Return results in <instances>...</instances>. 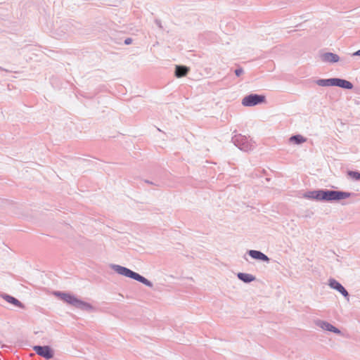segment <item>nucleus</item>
Instances as JSON below:
<instances>
[{"label":"nucleus","instance_id":"nucleus-1","mask_svg":"<svg viewBox=\"0 0 360 360\" xmlns=\"http://www.w3.org/2000/svg\"><path fill=\"white\" fill-rule=\"evenodd\" d=\"M355 194L353 193L335 191V190H317L307 191L303 194V198L317 201H339L348 198Z\"/></svg>","mask_w":360,"mask_h":360},{"label":"nucleus","instance_id":"nucleus-2","mask_svg":"<svg viewBox=\"0 0 360 360\" xmlns=\"http://www.w3.org/2000/svg\"><path fill=\"white\" fill-rule=\"evenodd\" d=\"M56 297H59L60 300L64 301L65 302L83 311H91L94 310V307L86 302H84L81 300H79L75 296L66 292H63L60 291H56L53 293Z\"/></svg>","mask_w":360,"mask_h":360},{"label":"nucleus","instance_id":"nucleus-3","mask_svg":"<svg viewBox=\"0 0 360 360\" xmlns=\"http://www.w3.org/2000/svg\"><path fill=\"white\" fill-rule=\"evenodd\" d=\"M110 268L120 275L136 280L148 287L152 288L153 286L152 282L149 280L127 267L122 266L118 264H111Z\"/></svg>","mask_w":360,"mask_h":360},{"label":"nucleus","instance_id":"nucleus-4","mask_svg":"<svg viewBox=\"0 0 360 360\" xmlns=\"http://www.w3.org/2000/svg\"><path fill=\"white\" fill-rule=\"evenodd\" d=\"M232 141L234 145L241 150L248 152L254 148L253 144H252L245 136L240 134L236 135L232 139Z\"/></svg>","mask_w":360,"mask_h":360},{"label":"nucleus","instance_id":"nucleus-5","mask_svg":"<svg viewBox=\"0 0 360 360\" xmlns=\"http://www.w3.org/2000/svg\"><path fill=\"white\" fill-rule=\"evenodd\" d=\"M265 101V96L256 94H251L245 96L242 100L243 106L250 107L262 103Z\"/></svg>","mask_w":360,"mask_h":360},{"label":"nucleus","instance_id":"nucleus-6","mask_svg":"<svg viewBox=\"0 0 360 360\" xmlns=\"http://www.w3.org/2000/svg\"><path fill=\"white\" fill-rule=\"evenodd\" d=\"M33 350L36 354L46 359H50L53 357L54 353L49 346L36 345L33 347Z\"/></svg>","mask_w":360,"mask_h":360},{"label":"nucleus","instance_id":"nucleus-7","mask_svg":"<svg viewBox=\"0 0 360 360\" xmlns=\"http://www.w3.org/2000/svg\"><path fill=\"white\" fill-rule=\"evenodd\" d=\"M328 285L332 289L336 290L337 291L340 292L344 296V297L347 301H349V295L347 290L344 288V286L340 283H339L338 281H337L334 278H330L328 280Z\"/></svg>","mask_w":360,"mask_h":360},{"label":"nucleus","instance_id":"nucleus-8","mask_svg":"<svg viewBox=\"0 0 360 360\" xmlns=\"http://www.w3.org/2000/svg\"><path fill=\"white\" fill-rule=\"evenodd\" d=\"M315 324L323 330L333 332L338 335L341 334V331L338 328L335 327L328 321L318 319L315 321Z\"/></svg>","mask_w":360,"mask_h":360},{"label":"nucleus","instance_id":"nucleus-9","mask_svg":"<svg viewBox=\"0 0 360 360\" xmlns=\"http://www.w3.org/2000/svg\"><path fill=\"white\" fill-rule=\"evenodd\" d=\"M319 57L323 63H335L340 60L339 56L331 52L321 53Z\"/></svg>","mask_w":360,"mask_h":360},{"label":"nucleus","instance_id":"nucleus-10","mask_svg":"<svg viewBox=\"0 0 360 360\" xmlns=\"http://www.w3.org/2000/svg\"><path fill=\"white\" fill-rule=\"evenodd\" d=\"M248 254L253 259L269 262L270 259L263 252L259 250H250L248 251Z\"/></svg>","mask_w":360,"mask_h":360},{"label":"nucleus","instance_id":"nucleus-11","mask_svg":"<svg viewBox=\"0 0 360 360\" xmlns=\"http://www.w3.org/2000/svg\"><path fill=\"white\" fill-rule=\"evenodd\" d=\"M334 86L345 89H352L353 88V84L350 82L340 78H335Z\"/></svg>","mask_w":360,"mask_h":360},{"label":"nucleus","instance_id":"nucleus-12","mask_svg":"<svg viewBox=\"0 0 360 360\" xmlns=\"http://www.w3.org/2000/svg\"><path fill=\"white\" fill-rule=\"evenodd\" d=\"M1 297L6 302H9V303L16 306V307H20V308H24L25 307L24 304L21 302H20L18 299L15 298L13 296H11V295H7V294H2Z\"/></svg>","mask_w":360,"mask_h":360},{"label":"nucleus","instance_id":"nucleus-13","mask_svg":"<svg viewBox=\"0 0 360 360\" xmlns=\"http://www.w3.org/2000/svg\"><path fill=\"white\" fill-rule=\"evenodd\" d=\"M189 71V68L184 65H176L175 68V76L178 78L186 76Z\"/></svg>","mask_w":360,"mask_h":360},{"label":"nucleus","instance_id":"nucleus-14","mask_svg":"<svg viewBox=\"0 0 360 360\" xmlns=\"http://www.w3.org/2000/svg\"><path fill=\"white\" fill-rule=\"evenodd\" d=\"M237 277L238 279L246 283L254 281L256 279L253 275L246 273H238L237 274Z\"/></svg>","mask_w":360,"mask_h":360},{"label":"nucleus","instance_id":"nucleus-15","mask_svg":"<svg viewBox=\"0 0 360 360\" xmlns=\"http://www.w3.org/2000/svg\"><path fill=\"white\" fill-rule=\"evenodd\" d=\"M316 84L320 86H334L335 78L330 79H319L316 80Z\"/></svg>","mask_w":360,"mask_h":360},{"label":"nucleus","instance_id":"nucleus-16","mask_svg":"<svg viewBox=\"0 0 360 360\" xmlns=\"http://www.w3.org/2000/svg\"><path fill=\"white\" fill-rule=\"evenodd\" d=\"M289 141L295 144H302L307 141V139L302 135L297 134L292 136L289 139Z\"/></svg>","mask_w":360,"mask_h":360},{"label":"nucleus","instance_id":"nucleus-17","mask_svg":"<svg viewBox=\"0 0 360 360\" xmlns=\"http://www.w3.org/2000/svg\"><path fill=\"white\" fill-rule=\"evenodd\" d=\"M347 175L349 177H351L352 179H354V180L360 181V172H356V171H348L347 172Z\"/></svg>","mask_w":360,"mask_h":360},{"label":"nucleus","instance_id":"nucleus-18","mask_svg":"<svg viewBox=\"0 0 360 360\" xmlns=\"http://www.w3.org/2000/svg\"><path fill=\"white\" fill-rule=\"evenodd\" d=\"M243 69L241 68H237L235 70V74L237 77H240L243 73Z\"/></svg>","mask_w":360,"mask_h":360},{"label":"nucleus","instance_id":"nucleus-19","mask_svg":"<svg viewBox=\"0 0 360 360\" xmlns=\"http://www.w3.org/2000/svg\"><path fill=\"white\" fill-rule=\"evenodd\" d=\"M132 43V39L131 38H127L124 40V44L127 45L131 44Z\"/></svg>","mask_w":360,"mask_h":360},{"label":"nucleus","instance_id":"nucleus-20","mask_svg":"<svg viewBox=\"0 0 360 360\" xmlns=\"http://www.w3.org/2000/svg\"><path fill=\"white\" fill-rule=\"evenodd\" d=\"M352 56H360V49L352 53Z\"/></svg>","mask_w":360,"mask_h":360}]
</instances>
